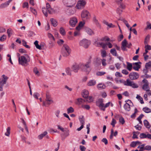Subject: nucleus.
Here are the masks:
<instances>
[{
  "label": "nucleus",
  "mask_w": 151,
  "mask_h": 151,
  "mask_svg": "<svg viewBox=\"0 0 151 151\" xmlns=\"http://www.w3.org/2000/svg\"><path fill=\"white\" fill-rule=\"evenodd\" d=\"M18 60L19 64L26 66L28 65V62L30 61V58L28 55L25 54L24 56H21Z\"/></svg>",
  "instance_id": "obj_1"
},
{
  "label": "nucleus",
  "mask_w": 151,
  "mask_h": 151,
  "mask_svg": "<svg viewBox=\"0 0 151 151\" xmlns=\"http://www.w3.org/2000/svg\"><path fill=\"white\" fill-rule=\"evenodd\" d=\"M91 57H90V58L85 64H82L81 65V68L83 71L85 72L89 71L91 63Z\"/></svg>",
  "instance_id": "obj_2"
},
{
  "label": "nucleus",
  "mask_w": 151,
  "mask_h": 151,
  "mask_svg": "<svg viewBox=\"0 0 151 151\" xmlns=\"http://www.w3.org/2000/svg\"><path fill=\"white\" fill-rule=\"evenodd\" d=\"M90 44V41L86 39H83L79 42L80 45L83 47L85 48H88Z\"/></svg>",
  "instance_id": "obj_3"
},
{
  "label": "nucleus",
  "mask_w": 151,
  "mask_h": 151,
  "mask_svg": "<svg viewBox=\"0 0 151 151\" xmlns=\"http://www.w3.org/2000/svg\"><path fill=\"white\" fill-rule=\"evenodd\" d=\"M63 3L66 6L71 7L73 6L76 3V0H63Z\"/></svg>",
  "instance_id": "obj_4"
},
{
  "label": "nucleus",
  "mask_w": 151,
  "mask_h": 151,
  "mask_svg": "<svg viewBox=\"0 0 151 151\" xmlns=\"http://www.w3.org/2000/svg\"><path fill=\"white\" fill-rule=\"evenodd\" d=\"M2 77L3 79L2 80L0 79V91H3V88L4 85L6 84V81L8 78L5 75H2Z\"/></svg>",
  "instance_id": "obj_5"
},
{
  "label": "nucleus",
  "mask_w": 151,
  "mask_h": 151,
  "mask_svg": "<svg viewBox=\"0 0 151 151\" xmlns=\"http://www.w3.org/2000/svg\"><path fill=\"white\" fill-rule=\"evenodd\" d=\"M53 101L52 99L51 96L48 94H46V98L45 101H43V105L46 106V104L49 105L51 103H53Z\"/></svg>",
  "instance_id": "obj_6"
},
{
  "label": "nucleus",
  "mask_w": 151,
  "mask_h": 151,
  "mask_svg": "<svg viewBox=\"0 0 151 151\" xmlns=\"http://www.w3.org/2000/svg\"><path fill=\"white\" fill-rule=\"evenodd\" d=\"M142 82L145 83L142 86V89L145 91H148L150 89V88L149 86V83L147 80L145 79H144L142 81Z\"/></svg>",
  "instance_id": "obj_7"
},
{
  "label": "nucleus",
  "mask_w": 151,
  "mask_h": 151,
  "mask_svg": "<svg viewBox=\"0 0 151 151\" xmlns=\"http://www.w3.org/2000/svg\"><path fill=\"white\" fill-rule=\"evenodd\" d=\"M85 4L86 2L84 0H80L76 5V7L78 9H81L84 7Z\"/></svg>",
  "instance_id": "obj_8"
},
{
  "label": "nucleus",
  "mask_w": 151,
  "mask_h": 151,
  "mask_svg": "<svg viewBox=\"0 0 151 151\" xmlns=\"http://www.w3.org/2000/svg\"><path fill=\"white\" fill-rule=\"evenodd\" d=\"M129 76L131 80H136L139 78V75L138 73L133 72L130 73Z\"/></svg>",
  "instance_id": "obj_9"
},
{
  "label": "nucleus",
  "mask_w": 151,
  "mask_h": 151,
  "mask_svg": "<svg viewBox=\"0 0 151 151\" xmlns=\"http://www.w3.org/2000/svg\"><path fill=\"white\" fill-rule=\"evenodd\" d=\"M78 22V20L76 17H73L71 18L69 21V24L73 27L75 26L76 24Z\"/></svg>",
  "instance_id": "obj_10"
},
{
  "label": "nucleus",
  "mask_w": 151,
  "mask_h": 151,
  "mask_svg": "<svg viewBox=\"0 0 151 151\" xmlns=\"http://www.w3.org/2000/svg\"><path fill=\"white\" fill-rule=\"evenodd\" d=\"M79 68V65L77 63H75L74 65H73L71 67L72 70L76 73L78 72Z\"/></svg>",
  "instance_id": "obj_11"
},
{
  "label": "nucleus",
  "mask_w": 151,
  "mask_h": 151,
  "mask_svg": "<svg viewBox=\"0 0 151 151\" xmlns=\"http://www.w3.org/2000/svg\"><path fill=\"white\" fill-rule=\"evenodd\" d=\"M139 64H141V63L140 62H138L136 63H133V69L137 71L139 70V69L140 68L141 66L139 65Z\"/></svg>",
  "instance_id": "obj_12"
},
{
  "label": "nucleus",
  "mask_w": 151,
  "mask_h": 151,
  "mask_svg": "<svg viewBox=\"0 0 151 151\" xmlns=\"http://www.w3.org/2000/svg\"><path fill=\"white\" fill-rule=\"evenodd\" d=\"M47 134V131H45L44 132L38 135L37 138L39 139H42L45 137L47 138H49V137Z\"/></svg>",
  "instance_id": "obj_13"
},
{
  "label": "nucleus",
  "mask_w": 151,
  "mask_h": 151,
  "mask_svg": "<svg viewBox=\"0 0 151 151\" xmlns=\"http://www.w3.org/2000/svg\"><path fill=\"white\" fill-rule=\"evenodd\" d=\"M141 139L148 138L151 139V134L148 133L147 134L144 133H141L139 135Z\"/></svg>",
  "instance_id": "obj_14"
},
{
  "label": "nucleus",
  "mask_w": 151,
  "mask_h": 151,
  "mask_svg": "<svg viewBox=\"0 0 151 151\" xmlns=\"http://www.w3.org/2000/svg\"><path fill=\"white\" fill-rule=\"evenodd\" d=\"M89 15V13L87 11L83 10L82 12L81 16L82 18H87Z\"/></svg>",
  "instance_id": "obj_15"
},
{
  "label": "nucleus",
  "mask_w": 151,
  "mask_h": 151,
  "mask_svg": "<svg viewBox=\"0 0 151 151\" xmlns=\"http://www.w3.org/2000/svg\"><path fill=\"white\" fill-rule=\"evenodd\" d=\"M85 101V100L82 98H78L77 99L75 103L77 105H80L84 103Z\"/></svg>",
  "instance_id": "obj_16"
},
{
  "label": "nucleus",
  "mask_w": 151,
  "mask_h": 151,
  "mask_svg": "<svg viewBox=\"0 0 151 151\" xmlns=\"http://www.w3.org/2000/svg\"><path fill=\"white\" fill-rule=\"evenodd\" d=\"M12 1V0H9L7 2L1 4L0 5V8L3 9L7 7L9 4V3Z\"/></svg>",
  "instance_id": "obj_17"
},
{
  "label": "nucleus",
  "mask_w": 151,
  "mask_h": 151,
  "mask_svg": "<svg viewBox=\"0 0 151 151\" xmlns=\"http://www.w3.org/2000/svg\"><path fill=\"white\" fill-rule=\"evenodd\" d=\"M62 50H64L67 51V52H69L70 53V49L69 47L66 44H64L62 47Z\"/></svg>",
  "instance_id": "obj_18"
},
{
  "label": "nucleus",
  "mask_w": 151,
  "mask_h": 151,
  "mask_svg": "<svg viewBox=\"0 0 151 151\" xmlns=\"http://www.w3.org/2000/svg\"><path fill=\"white\" fill-rule=\"evenodd\" d=\"M118 134V132L117 131H116L114 133V129H111V134L110 136V138L111 139L113 138V136L116 137Z\"/></svg>",
  "instance_id": "obj_19"
},
{
  "label": "nucleus",
  "mask_w": 151,
  "mask_h": 151,
  "mask_svg": "<svg viewBox=\"0 0 151 151\" xmlns=\"http://www.w3.org/2000/svg\"><path fill=\"white\" fill-rule=\"evenodd\" d=\"M89 93L87 90H83L82 93V95L84 98H87L88 97Z\"/></svg>",
  "instance_id": "obj_20"
},
{
  "label": "nucleus",
  "mask_w": 151,
  "mask_h": 151,
  "mask_svg": "<svg viewBox=\"0 0 151 151\" xmlns=\"http://www.w3.org/2000/svg\"><path fill=\"white\" fill-rule=\"evenodd\" d=\"M98 102L100 103L99 104H98L97 103V105L101 109L102 107H104V104L103 103V99H99L98 100Z\"/></svg>",
  "instance_id": "obj_21"
},
{
  "label": "nucleus",
  "mask_w": 151,
  "mask_h": 151,
  "mask_svg": "<svg viewBox=\"0 0 151 151\" xmlns=\"http://www.w3.org/2000/svg\"><path fill=\"white\" fill-rule=\"evenodd\" d=\"M85 30L86 32L89 35H91L94 34L93 31L88 27H86Z\"/></svg>",
  "instance_id": "obj_22"
},
{
  "label": "nucleus",
  "mask_w": 151,
  "mask_h": 151,
  "mask_svg": "<svg viewBox=\"0 0 151 151\" xmlns=\"http://www.w3.org/2000/svg\"><path fill=\"white\" fill-rule=\"evenodd\" d=\"M124 107L126 111H129L130 110V105L128 103H126L124 106Z\"/></svg>",
  "instance_id": "obj_23"
},
{
  "label": "nucleus",
  "mask_w": 151,
  "mask_h": 151,
  "mask_svg": "<svg viewBox=\"0 0 151 151\" xmlns=\"http://www.w3.org/2000/svg\"><path fill=\"white\" fill-rule=\"evenodd\" d=\"M123 0H116V2L119 5V7L122 9H124L125 8V5L123 4L121 2Z\"/></svg>",
  "instance_id": "obj_24"
},
{
  "label": "nucleus",
  "mask_w": 151,
  "mask_h": 151,
  "mask_svg": "<svg viewBox=\"0 0 151 151\" xmlns=\"http://www.w3.org/2000/svg\"><path fill=\"white\" fill-rule=\"evenodd\" d=\"M84 24V22H80L79 23L78 26L76 27V30L79 31L81 29V28L83 26Z\"/></svg>",
  "instance_id": "obj_25"
},
{
  "label": "nucleus",
  "mask_w": 151,
  "mask_h": 151,
  "mask_svg": "<svg viewBox=\"0 0 151 151\" xmlns=\"http://www.w3.org/2000/svg\"><path fill=\"white\" fill-rule=\"evenodd\" d=\"M52 25L54 27H56L58 25L57 21L55 19L53 18H51L50 19Z\"/></svg>",
  "instance_id": "obj_26"
},
{
  "label": "nucleus",
  "mask_w": 151,
  "mask_h": 151,
  "mask_svg": "<svg viewBox=\"0 0 151 151\" xmlns=\"http://www.w3.org/2000/svg\"><path fill=\"white\" fill-rule=\"evenodd\" d=\"M127 69L129 71H131L133 68L132 65V63L128 62H127Z\"/></svg>",
  "instance_id": "obj_27"
},
{
  "label": "nucleus",
  "mask_w": 151,
  "mask_h": 151,
  "mask_svg": "<svg viewBox=\"0 0 151 151\" xmlns=\"http://www.w3.org/2000/svg\"><path fill=\"white\" fill-rule=\"evenodd\" d=\"M61 54H62L63 55L64 57H67V56H68L70 54V53L69 52H68V54L67 51L62 50H61Z\"/></svg>",
  "instance_id": "obj_28"
},
{
  "label": "nucleus",
  "mask_w": 151,
  "mask_h": 151,
  "mask_svg": "<svg viewBox=\"0 0 151 151\" xmlns=\"http://www.w3.org/2000/svg\"><path fill=\"white\" fill-rule=\"evenodd\" d=\"M96 83V81L94 80H92L89 81L88 83V85L89 86H91L95 85Z\"/></svg>",
  "instance_id": "obj_29"
},
{
  "label": "nucleus",
  "mask_w": 151,
  "mask_h": 151,
  "mask_svg": "<svg viewBox=\"0 0 151 151\" xmlns=\"http://www.w3.org/2000/svg\"><path fill=\"white\" fill-rule=\"evenodd\" d=\"M145 68L151 71V61L146 63Z\"/></svg>",
  "instance_id": "obj_30"
},
{
  "label": "nucleus",
  "mask_w": 151,
  "mask_h": 151,
  "mask_svg": "<svg viewBox=\"0 0 151 151\" xmlns=\"http://www.w3.org/2000/svg\"><path fill=\"white\" fill-rule=\"evenodd\" d=\"M110 52L114 56H117L118 55L117 52L115 48L111 49L110 50Z\"/></svg>",
  "instance_id": "obj_31"
},
{
  "label": "nucleus",
  "mask_w": 151,
  "mask_h": 151,
  "mask_svg": "<svg viewBox=\"0 0 151 151\" xmlns=\"http://www.w3.org/2000/svg\"><path fill=\"white\" fill-rule=\"evenodd\" d=\"M97 87L99 89H105L106 88V86L104 84L100 83L98 85Z\"/></svg>",
  "instance_id": "obj_32"
},
{
  "label": "nucleus",
  "mask_w": 151,
  "mask_h": 151,
  "mask_svg": "<svg viewBox=\"0 0 151 151\" xmlns=\"http://www.w3.org/2000/svg\"><path fill=\"white\" fill-rule=\"evenodd\" d=\"M93 20L94 22L97 25L98 27H100V25L99 24V22H98V20L96 18V16L94 15L93 16Z\"/></svg>",
  "instance_id": "obj_33"
},
{
  "label": "nucleus",
  "mask_w": 151,
  "mask_h": 151,
  "mask_svg": "<svg viewBox=\"0 0 151 151\" xmlns=\"http://www.w3.org/2000/svg\"><path fill=\"white\" fill-rule=\"evenodd\" d=\"M144 124L145 126L147 128H149L150 127V125L149 124L148 121L146 119L144 121Z\"/></svg>",
  "instance_id": "obj_34"
},
{
  "label": "nucleus",
  "mask_w": 151,
  "mask_h": 151,
  "mask_svg": "<svg viewBox=\"0 0 151 151\" xmlns=\"http://www.w3.org/2000/svg\"><path fill=\"white\" fill-rule=\"evenodd\" d=\"M65 72L68 75H71V70L69 67H68L66 69Z\"/></svg>",
  "instance_id": "obj_35"
},
{
  "label": "nucleus",
  "mask_w": 151,
  "mask_h": 151,
  "mask_svg": "<svg viewBox=\"0 0 151 151\" xmlns=\"http://www.w3.org/2000/svg\"><path fill=\"white\" fill-rule=\"evenodd\" d=\"M142 110L145 112L146 113L151 112V109L147 107H144L143 108Z\"/></svg>",
  "instance_id": "obj_36"
},
{
  "label": "nucleus",
  "mask_w": 151,
  "mask_h": 151,
  "mask_svg": "<svg viewBox=\"0 0 151 151\" xmlns=\"http://www.w3.org/2000/svg\"><path fill=\"white\" fill-rule=\"evenodd\" d=\"M42 11L43 13L44 14V15L46 17H47V15H48L47 13L48 10H47V9H46L45 8H42Z\"/></svg>",
  "instance_id": "obj_37"
},
{
  "label": "nucleus",
  "mask_w": 151,
  "mask_h": 151,
  "mask_svg": "<svg viewBox=\"0 0 151 151\" xmlns=\"http://www.w3.org/2000/svg\"><path fill=\"white\" fill-rule=\"evenodd\" d=\"M10 127H8L6 129V132L5 133V134L7 136H9L10 132Z\"/></svg>",
  "instance_id": "obj_38"
},
{
  "label": "nucleus",
  "mask_w": 151,
  "mask_h": 151,
  "mask_svg": "<svg viewBox=\"0 0 151 151\" xmlns=\"http://www.w3.org/2000/svg\"><path fill=\"white\" fill-rule=\"evenodd\" d=\"M127 83H124V85L127 86H131L133 82L131 81L129 79H127L126 81Z\"/></svg>",
  "instance_id": "obj_39"
},
{
  "label": "nucleus",
  "mask_w": 151,
  "mask_h": 151,
  "mask_svg": "<svg viewBox=\"0 0 151 151\" xmlns=\"http://www.w3.org/2000/svg\"><path fill=\"white\" fill-rule=\"evenodd\" d=\"M110 104V102H109L108 103L106 104L105 105H104V107H102L101 108V109L103 110V111H104L105 110V108L108 107Z\"/></svg>",
  "instance_id": "obj_40"
},
{
  "label": "nucleus",
  "mask_w": 151,
  "mask_h": 151,
  "mask_svg": "<svg viewBox=\"0 0 151 151\" xmlns=\"http://www.w3.org/2000/svg\"><path fill=\"white\" fill-rule=\"evenodd\" d=\"M67 111L68 113L69 114L73 112L74 111V110L72 107L70 106L67 109Z\"/></svg>",
  "instance_id": "obj_41"
},
{
  "label": "nucleus",
  "mask_w": 151,
  "mask_h": 151,
  "mask_svg": "<svg viewBox=\"0 0 151 151\" xmlns=\"http://www.w3.org/2000/svg\"><path fill=\"white\" fill-rule=\"evenodd\" d=\"M60 33L63 35H64L65 34V30L62 27L60 28Z\"/></svg>",
  "instance_id": "obj_42"
},
{
  "label": "nucleus",
  "mask_w": 151,
  "mask_h": 151,
  "mask_svg": "<svg viewBox=\"0 0 151 151\" xmlns=\"http://www.w3.org/2000/svg\"><path fill=\"white\" fill-rule=\"evenodd\" d=\"M33 72L35 73V74L37 75V76H39L40 75L39 72L37 68L36 67L34 68L33 69Z\"/></svg>",
  "instance_id": "obj_43"
},
{
  "label": "nucleus",
  "mask_w": 151,
  "mask_h": 151,
  "mask_svg": "<svg viewBox=\"0 0 151 151\" xmlns=\"http://www.w3.org/2000/svg\"><path fill=\"white\" fill-rule=\"evenodd\" d=\"M7 33L8 37H10L12 34V30L11 29H8L7 30Z\"/></svg>",
  "instance_id": "obj_44"
},
{
  "label": "nucleus",
  "mask_w": 151,
  "mask_h": 151,
  "mask_svg": "<svg viewBox=\"0 0 151 151\" xmlns=\"http://www.w3.org/2000/svg\"><path fill=\"white\" fill-rule=\"evenodd\" d=\"M110 40L109 38L107 36H105L104 37H102L100 40L101 41H108Z\"/></svg>",
  "instance_id": "obj_45"
},
{
  "label": "nucleus",
  "mask_w": 151,
  "mask_h": 151,
  "mask_svg": "<svg viewBox=\"0 0 151 151\" xmlns=\"http://www.w3.org/2000/svg\"><path fill=\"white\" fill-rule=\"evenodd\" d=\"M79 119L80 122L81 124V125H83V126L85 123L83 116H82V118H79Z\"/></svg>",
  "instance_id": "obj_46"
},
{
  "label": "nucleus",
  "mask_w": 151,
  "mask_h": 151,
  "mask_svg": "<svg viewBox=\"0 0 151 151\" xmlns=\"http://www.w3.org/2000/svg\"><path fill=\"white\" fill-rule=\"evenodd\" d=\"M106 73L103 71H99L96 73V75L97 76H102L105 74Z\"/></svg>",
  "instance_id": "obj_47"
},
{
  "label": "nucleus",
  "mask_w": 151,
  "mask_h": 151,
  "mask_svg": "<svg viewBox=\"0 0 151 151\" xmlns=\"http://www.w3.org/2000/svg\"><path fill=\"white\" fill-rule=\"evenodd\" d=\"M127 42L126 39L124 40L122 42V46L123 47H126L127 45Z\"/></svg>",
  "instance_id": "obj_48"
},
{
  "label": "nucleus",
  "mask_w": 151,
  "mask_h": 151,
  "mask_svg": "<svg viewBox=\"0 0 151 151\" xmlns=\"http://www.w3.org/2000/svg\"><path fill=\"white\" fill-rule=\"evenodd\" d=\"M138 112V111L137 109L136 108L134 109V113L131 116V117L132 118H134L136 116V114Z\"/></svg>",
  "instance_id": "obj_49"
},
{
  "label": "nucleus",
  "mask_w": 151,
  "mask_h": 151,
  "mask_svg": "<svg viewBox=\"0 0 151 151\" xmlns=\"http://www.w3.org/2000/svg\"><path fill=\"white\" fill-rule=\"evenodd\" d=\"M119 121L120 123L123 124L125 122L124 118L122 116H121L119 119Z\"/></svg>",
  "instance_id": "obj_50"
},
{
  "label": "nucleus",
  "mask_w": 151,
  "mask_h": 151,
  "mask_svg": "<svg viewBox=\"0 0 151 151\" xmlns=\"http://www.w3.org/2000/svg\"><path fill=\"white\" fill-rule=\"evenodd\" d=\"M136 133L139 134V132H133V136L132 137V138L133 139L138 138L137 135L135 134Z\"/></svg>",
  "instance_id": "obj_51"
},
{
  "label": "nucleus",
  "mask_w": 151,
  "mask_h": 151,
  "mask_svg": "<svg viewBox=\"0 0 151 151\" xmlns=\"http://www.w3.org/2000/svg\"><path fill=\"white\" fill-rule=\"evenodd\" d=\"M101 55L103 58H104L106 56V52L104 50H103L101 51Z\"/></svg>",
  "instance_id": "obj_52"
},
{
  "label": "nucleus",
  "mask_w": 151,
  "mask_h": 151,
  "mask_svg": "<svg viewBox=\"0 0 151 151\" xmlns=\"http://www.w3.org/2000/svg\"><path fill=\"white\" fill-rule=\"evenodd\" d=\"M116 123V120L114 119H112L111 124L112 126L113 127H115V124Z\"/></svg>",
  "instance_id": "obj_53"
},
{
  "label": "nucleus",
  "mask_w": 151,
  "mask_h": 151,
  "mask_svg": "<svg viewBox=\"0 0 151 151\" xmlns=\"http://www.w3.org/2000/svg\"><path fill=\"white\" fill-rule=\"evenodd\" d=\"M6 36L5 35H3L0 38V40L1 41H3L5 40L6 39Z\"/></svg>",
  "instance_id": "obj_54"
},
{
  "label": "nucleus",
  "mask_w": 151,
  "mask_h": 151,
  "mask_svg": "<svg viewBox=\"0 0 151 151\" xmlns=\"http://www.w3.org/2000/svg\"><path fill=\"white\" fill-rule=\"evenodd\" d=\"M136 145H137L135 142L133 141L131 142L130 145V146L131 147H136Z\"/></svg>",
  "instance_id": "obj_55"
},
{
  "label": "nucleus",
  "mask_w": 151,
  "mask_h": 151,
  "mask_svg": "<svg viewBox=\"0 0 151 151\" xmlns=\"http://www.w3.org/2000/svg\"><path fill=\"white\" fill-rule=\"evenodd\" d=\"M33 96L35 98L38 99V96H40V94L37 93L35 92L34 93Z\"/></svg>",
  "instance_id": "obj_56"
},
{
  "label": "nucleus",
  "mask_w": 151,
  "mask_h": 151,
  "mask_svg": "<svg viewBox=\"0 0 151 151\" xmlns=\"http://www.w3.org/2000/svg\"><path fill=\"white\" fill-rule=\"evenodd\" d=\"M145 145V144H142L140 145V149L138 150V151H143L145 149L144 146Z\"/></svg>",
  "instance_id": "obj_57"
},
{
  "label": "nucleus",
  "mask_w": 151,
  "mask_h": 151,
  "mask_svg": "<svg viewBox=\"0 0 151 151\" xmlns=\"http://www.w3.org/2000/svg\"><path fill=\"white\" fill-rule=\"evenodd\" d=\"M145 150H151V146L150 145H147L145 147Z\"/></svg>",
  "instance_id": "obj_58"
},
{
  "label": "nucleus",
  "mask_w": 151,
  "mask_h": 151,
  "mask_svg": "<svg viewBox=\"0 0 151 151\" xmlns=\"http://www.w3.org/2000/svg\"><path fill=\"white\" fill-rule=\"evenodd\" d=\"M101 142H104L105 145H107L108 143L107 140L105 138L102 139L101 140Z\"/></svg>",
  "instance_id": "obj_59"
},
{
  "label": "nucleus",
  "mask_w": 151,
  "mask_h": 151,
  "mask_svg": "<svg viewBox=\"0 0 151 151\" xmlns=\"http://www.w3.org/2000/svg\"><path fill=\"white\" fill-rule=\"evenodd\" d=\"M99 46H101L102 47V48L104 49L105 48L106 45L103 42H99Z\"/></svg>",
  "instance_id": "obj_60"
},
{
  "label": "nucleus",
  "mask_w": 151,
  "mask_h": 151,
  "mask_svg": "<svg viewBox=\"0 0 151 151\" xmlns=\"http://www.w3.org/2000/svg\"><path fill=\"white\" fill-rule=\"evenodd\" d=\"M82 107L83 108L86 109L87 110H89L90 109V106L88 105H83Z\"/></svg>",
  "instance_id": "obj_61"
},
{
  "label": "nucleus",
  "mask_w": 151,
  "mask_h": 151,
  "mask_svg": "<svg viewBox=\"0 0 151 151\" xmlns=\"http://www.w3.org/2000/svg\"><path fill=\"white\" fill-rule=\"evenodd\" d=\"M120 65L121 64L119 63H117L115 64V66L117 69H119L120 68Z\"/></svg>",
  "instance_id": "obj_62"
},
{
  "label": "nucleus",
  "mask_w": 151,
  "mask_h": 151,
  "mask_svg": "<svg viewBox=\"0 0 151 151\" xmlns=\"http://www.w3.org/2000/svg\"><path fill=\"white\" fill-rule=\"evenodd\" d=\"M122 73L125 75H127L128 74L129 72L126 69H124L122 70Z\"/></svg>",
  "instance_id": "obj_63"
},
{
  "label": "nucleus",
  "mask_w": 151,
  "mask_h": 151,
  "mask_svg": "<svg viewBox=\"0 0 151 151\" xmlns=\"http://www.w3.org/2000/svg\"><path fill=\"white\" fill-rule=\"evenodd\" d=\"M80 147L81 151H85L86 149V148L83 146L80 145Z\"/></svg>",
  "instance_id": "obj_64"
}]
</instances>
